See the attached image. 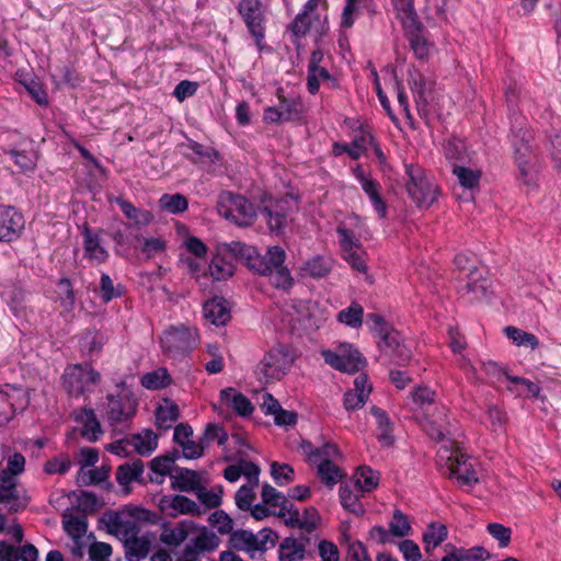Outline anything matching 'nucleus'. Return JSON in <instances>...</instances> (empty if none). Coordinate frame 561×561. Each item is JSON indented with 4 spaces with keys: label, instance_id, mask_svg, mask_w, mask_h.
Listing matches in <instances>:
<instances>
[{
    "label": "nucleus",
    "instance_id": "f257e3e1",
    "mask_svg": "<svg viewBox=\"0 0 561 561\" xmlns=\"http://www.w3.org/2000/svg\"><path fill=\"white\" fill-rule=\"evenodd\" d=\"M422 426L432 439L443 442L436 456V462L443 474L455 478L461 486L472 488L477 484L479 478L472 461L451 440L444 439L445 435L449 433L447 410L444 407L435 408V412L431 416H425Z\"/></svg>",
    "mask_w": 561,
    "mask_h": 561
},
{
    "label": "nucleus",
    "instance_id": "f03ea898",
    "mask_svg": "<svg viewBox=\"0 0 561 561\" xmlns=\"http://www.w3.org/2000/svg\"><path fill=\"white\" fill-rule=\"evenodd\" d=\"M300 448L310 466L317 468L320 480L329 488L334 486L344 476L337 461L342 454L336 445L324 443L320 447H314L310 442L302 440Z\"/></svg>",
    "mask_w": 561,
    "mask_h": 561
},
{
    "label": "nucleus",
    "instance_id": "7ed1b4c3",
    "mask_svg": "<svg viewBox=\"0 0 561 561\" xmlns=\"http://www.w3.org/2000/svg\"><path fill=\"white\" fill-rule=\"evenodd\" d=\"M24 469L25 457L20 453H13L7 458V467L0 471V503L10 512H19L28 503L26 491L19 485L16 478Z\"/></svg>",
    "mask_w": 561,
    "mask_h": 561
},
{
    "label": "nucleus",
    "instance_id": "20e7f679",
    "mask_svg": "<svg viewBox=\"0 0 561 561\" xmlns=\"http://www.w3.org/2000/svg\"><path fill=\"white\" fill-rule=\"evenodd\" d=\"M407 191L419 208H430L439 196L435 180L420 165L405 164Z\"/></svg>",
    "mask_w": 561,
    "mask_h": 561
},
{
    "label": "nucleus",
    "instance_id": "39448f33",
    "mask_svg": "<svg viewBox=\"0 0 561 561\" xmlns=\"http://www.w3.org/2000/svg\"><path fill=\"white\" fill-rule=\"evenodd\" d=\"M294 360L293 351L284 344H278L264 354L256 366V376L265 383L279 380L290 370Z\"/></svg>",
    "mask_w": 561,
    "mask_h": 561
},
{
    "label": "nucleus",
    "instance_id": "423d86ee",
    "mask_svg": "<svg viewBox=\"0 0 561 561\" xmlns=\"http://www.w3.org/2000/svg\"><path fill=\"white\" fill-rule=\"evenodd\" d=\"M217 211L231 222L245 227L251 226L257 217V209L253 203L242 195L228 191L219 194Z\"/></svg>",
    "mask_w": 561,
    "mask_h": 561
},
{
    "label": "nucleus",
    "instance_id": "0eeeda50",
    "mask_svg": "<svg viewBox=\"0 0 561 561\" xmlns=\"http://www.w3.org/2000/svg\"><path fill=\"white\" fill-rule=\"evenodd\" d=\"M531 138L530 133L525 131L520 137L516 135L513 141L517 178L524 185L530 187L536 185L540 170L538 158L530 145Z\"/></svg>",
    "mask_w": 561,
    "mask_h": 561
},
{
    "label": "nucleus",
    "instance_id": "6e6552de",
    "mask_svg": "<svg viewBox=\"0 0 561 561\" xmlns=\"http://www.w3.org/2000/svg\"><path fill=\"white\" fill-rule=\"evenodd\" d=\"M100 380V373L87 363L67 366L61 376L64 389L72 397L91 393Z\"/></svg>",
    "mask_w": 561,
    "mask_h": 561
},
{
    "label": "nucleus",
    "instance_id": "1a4fd4ad",
    "mask_svg": "<svg viewBox=\"0 0 561 561\" xmlns=\"http://www.w3.org/2000/svg\"><path fill=\"white\" fill-rule=\"evenodd\" d=\"M234 250L241 251V257L245 260L247 265L260 275L267 276L275 266L284 263L286 253L278 245L268 247L265 254H260L255 248L242 242L234 243Z\"/></svg>",
    "mask_w": 561,
    "mask_h": 561
},
{
    "label": "nucleus",
    "instance_id": "9d476101",
    "mask_svg": "<svg viewBox=\"0 0 561 561\" xmlns=\"http://www.w3.org/2000/svg\"><path fill=\"white\" fill-rule=\"evenodd\" d=\"M163 353L171 358L188 354L198 344V333L195 328L171 327L160 339Z\"/></svg>",
    "mask_w": 561,
    "mask_h": 561
},
{
    "label": "nucleus",
    "instance_id": "9b49d317",
    "mask_svg": "<svg viewBox=\"0 0 561 561\" xmlns=\"http://www.w3.org/2000/svg\"><path fill=\"white\" fill-rule=\"evenodd\" d=\"M321 356L331 368L346 374H355L366 364L358 350L350 343H340L333 348L322 350Z\"/></svg>",
    "mask_w": 561,
    "mask_h": 561
},
{
    "label": "nucleus",
    "instance_id": "f8f14e48",
    "mask_svg": "<svg viewBox=\"0 0 561 561\" xmlns=\"http://www.w3.org/2000/svg\"><path fill=\"white\" fill-rule=\"evenodd\" d=\"M237 10L249 33L254 38L257 50L262 51L265 47L266 18L261 0H240Z\"/></svg>",
    "mask_w": 561,
    "mask_h": 561
},
{
    "label": "nucleus",
    "instance_id": "ddd939ff",
    "mask_svg": "<svg viewBox=\"0 0 561 561\" xmlns=\"http://www.w3.org/2000/svg\"><path fill=\"white\" fill-rule=\"evenodd\" d=\"M28 404L30 398L21 387L9 383L0 386V427L25 411Z\"/></svg>",
    "mask_w": 561,
    "mask_h": 561
},
{
    "label": "nucleus",
    "instance_id": "4468645a",
    "mask_svg": "<svg viewBox=\"0 0 561 561\" xmlns=\"http://www.w3.org/2000/svg\"><path fill=\"white\" fill-rule=\"evenodd\" d=\"M262 214L271 231L280 232L288 222L289 214L297 207V201L289 195L280 198L263 201Z\"/></svg>",
    "mask_w": 561,
    "mask_h": 561
},
{
    "label": "nucleus",
    "instance_id": "2eb2a0df",
    "mask_svg": "<svg viewBox=\"0 0 561 561\" xmlns=\"http://www.w3.org/2000/svg\"><path fill=\"white\" fill-rule=\"evenodd\" d=\"M221 243L217 247V252L209 264V274L215 280H226L234 274V261L241 257V251L234 250V243Z\"/></svg>",
    "mask_w": 561,
    "mask_h": 561
},
{
    "label": "nucleus",
    "instance_id": "dca6fc26",
    "mask_svg": "<svg viewBox=\"0 0 561 561\" xmlns=\"http://www.w3.org/2000/svg\"><path fill=\"white\" fill-rule=\"evenodd\" d=\"M158 507L162 514L170 517L179 515L199 516L205 513V510H202L195 501L179 494L162 495L158 500Z\"/></svg>",
    "mask_w": 561,
    "mask_h": 561
},
{
    "label": "nucleus",
    "instance_id": "f3484780",
    "mask_svg": "<svg viewBox=\"0 0 561 561\" xmlns=\"http://www.w3.org/2000/svg\"><path fill=\"white\" fill-rule=\"evenodd\" d=\"M353 174L356 181L360 184L362 190L369 198L375 211L378 214L380 218H385L387 215L388 207L380 194V183L376 179H374L369 173L365 172V170L359 164H357L353 169Z\"/></svg>",
    "mask_w": 561,
    "mask_h": 561
},
{
    "label": "nucleus",
    "instance_id": "a211bd4d",
    "mask_svg": "<svg viewBox=\"0 0 561 561\" xmlns=\"http://www.w3.org/2000/svg\"><path fill=\"white\" fill-rule=\"evenodd\" d=\"M23 215L13 206L0 205V241L18 240L24 230Z\"/></svg>",
    "mask_w": 561,
    "mask_h": 561
},
{
    "label": "nucleus",
    "instance_id": "6ab92c4d",
    "mask_svg": "<svg viewBox=\"0 0 561 561\" xmlns=\"http://www.w3.org/2000/svg\"><path fill=\"white\" fill-rule=\"evenodd\" d=\"M485 271L479 267H472L466 274V284L461 287L462 296H467L469 301H480L489 299L491 295V280L484 276Z\"/></svg>",
    "mask_w": 561,
    "mask_h": 561
},
{
    "label": "nucleus",
    "instance_id": "aec40b11",
    "mask_svg": "<svg viewBox=\"0 0 561 561\" xmlns=\"http://www.w3.org/2000/svg\"><path fill=\"white\" fill-rule=\"evenodd\" d=\"M106 399L105 413L112 425L125 422L136 413L137 402L130 396L108 394Z\"/></svg>",
    "mask_w": 561,
    "mask_h": 561
},
{
    "label": "nucleus",
    "instance_id": "412c9836",
    "mask_svg": "<svg viewBox=\"0 0 561 561\" xmlns=\"http://www.w3.org/2000/svg\"><path fill=\"white\" fill-rule=\"evenodd\" d=\"M197 525L188 519L181 520L179 523H163L161 525V533L159 540L169 547L181 546L188 536L195 534Z\"/></svg>",
    "mask_w": 561,
    "mask_h": 561
},
{
    "label": "nucleus",
    "instance_id": "4be33fe9",
    "mask_svg": "<svg viewBox=\"0 0 561 561\" xmlns=\"http://www.w3.org/2000/svg\"><path fill=\"white\" fill-rule=\"evenodd\" d=\"M378 346L398 365L405 364L412 357L411 350L401 343L400 333L392 329L380 336Z\"/></svg>",
    "mask_w": 561,
    "mask_h": 561
},
{
    "label": "nucleus",
    "instance_id": "5701e85b",
    "mask_svg": "<svg viewBox=\"0 0 561 561\" xmlns=\"http://www.w3.org/2000/svg\"><path fill=\"white\" fill-rule=\"evenodd\" d=\"M114 527L116 533H125V556L128 561H140L149 553L148 540L137 537L133 529H129L127 525L115 520Z\"/></svg>",
    "mask_w": 561,
    "mask_h": 561
},
{
    "label": "nucleus",
    "instance_id": "b1692460",
    "mask_svg": "<svg viewBox=\"0 0 561 561\" xmlns=\"http://www.w3.org/2000/svg\"><path fill=\"white\" fill-rule=\"evenodd\" d=\"M371 392V385L366 375H358L354 379V389L344 394V408L354 411L364 407Z\"/></svg>",
    "mask_w": 561,
    "mask_h": 561
},
{
    "label": "nucleus",
    "instance_id": "393cba45",
    "mask_svg": "<svg viewBox=\"0 0 561 561\" xmlns=\"http://www.w3.org/2000/svg\"><path fill=\"white\" fill-rule=\"evenodd\" d=\"M285 523L291 527H297L307 533L314 530L319 524L320 516L314 507L306 508L299 512L290 504L286 514Z\"/></svg>",
    "mask_w": 561,
    "mask_h": 561
},
{
    "label": "nucleus",
    "instance_id": "a878e982",
    "mask_svg": "<svg viewBox=\"0 0 561 561\" xmlns=\"http://www.w3.org/2000/svg\"><path fill=\"white\" fill-rule=\"evenodd\" d=\"M408 82L415 95L417 106H425L427 104V96L433 90L435 83L434 80L420 72L417 69L412 68L409 71Z\"/></svg>",
    "mask_w": 561,
    "mask_h": 561
},
{
    "label": "nucleus",
    "instance_id": "bb28decb",
    "mask_svg": "<svg viewBox=\"0 0 561 561\" xmlns=\"http://www.w3.org/2000/svg\"><path fill=\"white\" fill-rule=\"evenodd\" d=\"M196 531V536L191 539V541L185 546V549H191L193 553H196L202 558L203 554L213 552L218 548L219 538L217 535L205 527L202 529L197 528Z\"/></svg>",
    "mask_w": 561,
    "mask_h": 561
},
{
    "label": "nucleus",
    "instance_id": "cd10ccee",
    "mask_svg": "<svg viewBox=\"0 0 561 561\" xmlns=\"http://www.w3.org/2000/svg\"><path fill=\"white\" fill-rule=\"evenodd\" d=\"M204 317L215 325H225L230 320L228 302L222 297H214L204 305Z\"/></svg>",
    "mask_w": 561,
    "mask_h": 561
},
{
    "label": "nucleus",
    "instance_id": "c85d7f7f",
    "mask_svg": "<svg viewBox=\"0 0 561 561\" xmlns=\"http://www.w3.org/2000/svg\"><path fill=\"white\" fill-rule=\"evenodd\" d=\"M220 400L240 416H248L253 412L251 401L234 388L222 389L220 391Z\"/></svg>",
    "mask_w": 561,
    "mask_h": 561
},
{
    "label": "nucleus",
    "instance_id": "c756f323",
    "mask_svg": "<svg viewBox=\"0 0 561 561\" xmlns=\"http://www.w3.org/2000/svg\"><path fill=\"white\" fill-rule=\"evenodd\" d=\"M81 427V436L89 442H96L102 434L101 424L92 409H82L76 416Z\"/></svg>",
    "mask_w": 561,
    "mask_h": 561
},
{
    "label": "nucleus",
    "instance_id": "7c9ffc66",
    "mask_svg": "<svg viewBox=\"0 0 561 561\" xmlns=\"http://www.w3.org/2000/svg\"><path fill=\"white\" fill-rule=\"evenodd\" d=\"M370 412L376 419V437L378 442L385 447L391 446L394 442V438L392 435L393 425L389 416L382 409L378 407H373Z\"/></svg>",
    "mask_w": 561,
    "mask_h": 561
},
{
    "label": "nucleus",
    "instance_id": "2f4dec72",
    "mask_svg": "<svg viewBox=\"0 0 561 561\" xmlns=\"http://www.w3.org/2000/svg\"><path fill=\"white\" fill-rule=\"evenodd\" d=\"M321 84L334 89L337 87L336 79L329 72L327 66L307 69V89L311 94H317Z\"/></svg>",
    "mask_w": 561,
    "mask_h": 561
},
{
    "label": "nucleus",
    "instance_id": "473e14b6",
    "mask_svg": "<svg viewBox=\"0 0 561 561\" xmlns=\"http://www.w3.org/2000/svg\"><path fill=\"white\" fill-rule=\"evenodd\" d=\"M380 474L368 466H359L354 476V488L362 494L374 491L379 484Z\"/></svg>",
    "mask_w": 561,
    "mask_h": 561
},
{
    "label": "nucleus",
    "instance_id": "72a5a7b5",
    "mask_svg": "<svg viewBox=\"0 0 561 561\" xmlns=\"http://www.w3.org/2000/svg\"><path fill=\"white\" fill-rule=\"evenodd\" d=\"M116 204L119 206L122 213L129 219L136 227H147L153 221V214L150 210L135 207L130 202L116 198Z\"/></svg>",
    "mask_w": 561,
    "mask_h": 561
},
{
    "label": "nucleus",
    "instance_id": "f704fd0d",
    "mask_svg": "<svg viewBox=\"0 0 561 561\" xmlns=\"http://www.w3.org/2000/svg\"><path fill=\"white\" fill-rule=\"evenodd\" d=\"M342 506L350 513L362 516L365 513L364 505L359 499L364 495L354 488V484H342L339 490Z\"/></svg>",
    "mask_w": 561,
    "mask_h": 561
},
{
    "label": "nucleus",
    "instance_id": "c9c22d12",
    "mask_svg": "<svg viewBox=\"0 0 561 561\" xmlns=\"http://www.w3.org/2000/svg\"><path fill=\"white\" fill-rule=\"evenodd\" d=\"M201 485L199 474L194 470L180 469L171 476V486L174 490L195 493Z\"/></svg>",
    "mask_w": 561,
    "mask_h": 561
},
{
    "label": "nucleus",
    "instance_id": "e433bc0d",
    "mask_svg": "<svg viewBox=\"0 0 561 561\" xmlns=\"http://www.w3.org/2000/svg\"><path fill=\"white\" fill-rule=\"evenodd\" d=\"M332 267L333 260L330 256L314 255L304 263L301 272L312 278H322L330 274Z\"/></svg>",
    "mask_w": 561,
    "mask_h": 561
},
{
    "label": "nucleus",
    "instance_id": "4c0bfd02",
    "mask_svg": "<svg viewBox=\"0 0 561 561\" xmlns=\"http://www.w3.org/2000/svg\"><path fill=\"white\" fill-rule=\"evenodd\" d=\"M83 237L84 256L89 259L93 264L104 263L108 257V252L101 244L99 236L87 229Z\"/></svg>",
    "mask_w": 561,
    "mask_h": 561
},
{
    "label": "nucleus",
    "instance_id": "58836bf2",
    "mask_svg": "<svg viewBox=\"0 0 561 561\" xmlns=\"http://www.w3.org/2000/svg\"><path fill=\"white\" fill-rule=\"evenodd\" d=\"M174 458L169 456L156 457L150 461L149 480L156 484H162L167 477L173 476Z\"/></svg>",
    "mask_w": 561,
    "mask_h": 561
},
{
    "label": "nucleus",
    "instance_id": "ea45409f",
    "mask_svg": "<svg viewBox=\"0 0 561 561\" xmlns=\"http://www.w3.org/2000/svg\"><path fill=\"white\" fill-rule=\"evenodd\" d=\"M180 416L179 407L171 400L164 399L156 410V424L161 430H169Z\"/></svg>",
    "mask_w": 561,
    "mask_h": 561
},
{
    "label": "nucleus",
    "instance_id": "a19ab883",
    "mask_svg": "<svg viewBox=\"0 0 561 561\" xmlns=\"http://www.w3.org/2000/svg\"><path fill=\"white\" fill-rule=\"evenodd\" d=\"M131 447L142 456L150 455L158 446V436L151 430H144L130 437Z\"/></svg>",
    "mask_w": 561,
    "mask_h": 561
},
{
    "label": "nucleus",
    "instance_id": "79ce46f5",
    "mask_svg": "<svg viewBox=\"0 0 561 561\" xmlns=\"http://www.w3.org/2000/svg\"><path fill=\"white\" fill-rule=\"evenodd\" d=\"M448 536L447 527L439 523H431L423 533L424 548L427 552L438 547Z\"/></svg>",
    "mask_w": 561,
    "mask_h": 561
},
{
    "label": "nucleus",
    "instance_id": "37998d69",
    "mask_svg": "<svg viewBox=\"0 0 561 561\" xmlns=\"http://www.w3.org/2000/svg\"><path fill=\"white\" fill-rule=\"evenodd\" d=\"M262 501L265 505H268L273 508H279L278 515L282 517H286L289 505L285 495L278 492L274 486L270 484H264L262 486Z\"/></svg>",
    "mask_w": 561,
    "mask_h": 561
},
{
    "label": "nucleus",
    "instance_id": "c03bdc74",
    "mask_svg": "<svg viewBox=\"0 0 561 561\" xmlns=\"http://www.w3.org/2000/svg\"><path fill=\"white\" fill-rule=\"evenodd\" d=\"M144 473V463L141 460L125 462L117 468L116 481L119 485H128L133 481H140Z\"/></svg>",
    "mask_w": 561,
    "mask_h": 561
},
{
    "label": "nucleus",
    "instance_id": "a18cd8bd",
    "mask_svg": "<svg viewBox=\"0 0 561 561\" xmlns=\"http://www.w3.org/2000/svg\"><path fill=\"white\" fill-rule=\"evenodd\" d=\"M407 28H410L409 42L415 57L419 59L427 58L432 46L421 34V24L419 21L416 20V24L414 26H408Z\"/></svg>",
    "mask_w": 561,
    "mask_h": 561
},
{
    "label": "nucleus",
    "instance_id": "49530a36",
    "mask_svg": "<svg viewBox=\"0 0 561 561\" xmlns=\"http://www.w3.org/2000/svg\"><path fill=\"white\" fill-rule=\"evenodd\" d=\"M106 337L99 331H88L80 340V348L83 354L89 357L96 356L101 353Z\"/></svg>",
    "mask_w": 561,
    "mask_h": 561
},
{
    "label": "nucleus",
    "instance_id": "de8ad7c7",
    "mask_svg": "<svg viewBox=\"0 0 561 561\" xmlns=\"http://www.w3.org/2000/svg\"><path fill=\"white\" fill-rule=\"evenodd\" d=\"M506 378L513 385L508 386L507 390L519 397L536 398L540 392V387L529 379L511 375H506Z\"/></svg>",
    "mask_w": 561,
    "mask_h": 561
},
{
    "label": "nucleus",
    "instance_id": "09e8293b",
    "mask_svg": "<svg viewBox=\"0 0 561 561\" xmlns=\"http://www.w3.org/2000/svg\"><path fill=\"white\" fill-rule=\"evenodd\" d=\"M305 558V546L293 538H286L279 546V561H301Z\"/></svg>",
    "mask_w": 561,
    "mask_h": 561
},
{
    "label": "nucleus",
    "instance_id": "8fccbe9b",
    "mask_svg": "<svg viewBox=\"0 0 561 561\" xmlns=\"http://www.w3.org/2000/svg\"><path fill=\"white\" fill-rule=\"evenodd\" d=\"M141 386L149 390L165 388L171 383V376L168 370L160 367L156 370L146 373L140 379Z\"/></svg>",
    "mask_w": 561,
    "mask_h": 561
},
{
    "label": "nucleus",
    "instance_id": "3c124183",
    "mask_svg": "<svg viewBox=\"0 0 561 561\" xmlns=\"http://www.w3.org/2000/svg\"><path fill=\"white\" fill-rule=\"evenodd\" d=\"M391 2L397 11V16L404 27L416 24L417 14L414 8V0H391Z\"/></svg>",
    "mask_w": 561,
    "mask_h": 561
},
{
    "label": "nucleus",
    "instance_id": "603ef678",
    "mask_svg": "<svg viewBox=\"0 0 561 561\" xmlns=\"http://www.w3.org/2000/svg\"><path fill=\"white\" fill-rule=\"evenodd\" d=\"M364 309L357 302H352L347 308L337 313V320L353 329H358L363 324Z\"/></svg>",
    "mask_w": 561,
    "mask_h": 561
},
{
    "label": "nucleus",
    "instance_id": "864d4df0",
    "mask_svg": "<svg viewBox=\"0 0 561 561\" xmlns=\"http://www.w3.org/2000/svg\"><path fill=\"white\" fill-rule=\"evenodd\" d=\"M230 543L232 548L240 551L250 553L257 551V540L255 539V535L248 530H238L232 533L230 537Z\"/></svg>",
    "mask_w": 561,
    "mask_h": 561
},
{
    "label": "nucleus",
    "instance_id": "5fc2aeb1",
    "mask_svg": "<svg viewBox=\"0 0 561 561\" xmlns=\"http://www.w3.org/2000/svg\"><path fill=\"white\" fill-rule=\"evenodd\" d=\"M159 206L162 210L170 214L184 213L188 207V202L182 194H163L159 199Z\"/></svg>",
    "mask_w": 561,
    "mask_h": 561
},
{
    "label": "nucleus",
    "instance_id": "6e6d98bb",
    "mask_svg": "<svg viewBox=\"0 0 561 561\" xmlns=\"http://www.w3.org/2000/svg\"><path fill=\"white\" fill-rule=\"evenodd\" d=\"M504 332L506 334V336L513 341V343L517 346H525V347H529L531 350H535L538 344H539V341L537 339V336L533 333H528L524 330H520L518 328H515V327H506L504 329Z\"/></svg>",
    "mask_w": 561,
    "mask_h": 561
},
{
    "label": "nucleus",
    "instance_id": "4d7b16f0",
    "mask_svg": "<svg viewBox=\"0 0 561 561\" xmlns=\"http://www.w3.org/2000/svg\"><path fill=\"white\" fill-rule=\"evenodd\" d=\"M64 527L71 538H83L87 534L88 522L83 515H70L65 518Z\"/></svg>",
    "mask_w": 561,
    "mask_h": 561
},
{
    "label": "nucleus",
    "instance_id": "13d9d810",
    "mask_svg": "<svg viewBox=\"0 0 561 561\" xmlns=\"http://www.w3.org/2000/svg\"><path fill=\"white\" fill-rule=\"evenodd\" d=\"M108 478V470L104 467L83 469L80 468L78 473V482L81 485H92L105 481Z\"/></svg>",
    "mask_w": 561,
    "mask_h": 561
},
{
    "label": "nucleus",
    "instance_id": "bf43d9fd",
    "mask_svg": "<svg viewBox=\"0 0 561 561\" xmlns=\"http://www.w3.org/2000/svg\"><path fill=\"white\" fill-rule=\"evenodd\" d=\"M267 276L270 277L271 284L276 288L287 290L293 286V277L284 263H279V266H275Z\"/></svg>",
    "mask_w": 561,
    "mask_h": 561
},
{
    "label": "nucleus",
    "instance_id": "052dcab7",
    "mask_svg": "<svg viewBox=\"0 0 561 561\" xmlns=\"http://www.w3.org/2000/svg\"><path fill=\"white\" fill-rule=\"evenodd\" d=\"M57 294L58 300L60 301V306L65 310L71 311L75 306V293L72 289V285L68 278H60L58 280Z\"/></svg>",
    "mask_w": 561,
    "mask_h": 561
},
{
    "label": "nucleus",
    "instance_id": "680f3d73",
    "mask_svg": "<svg viewBox=\"0 0 561 561\" xmlns=\"http://www.w3.org/2000/svg\"><path fill=\"white\" fill-rule=\"evenodd\" d=\"M278 106L285 122L293 121L301 115L302 104L299 99H286L280 96Z\"/></svg>",
    "mask_w": 561,
    "mask_h": 561
},
{
    "label": "nucleus",
    "instance_id": "e2e57ef3",
    "mask_svg": "<svg viewBox=\"0 0 561 561\" xmlns=\"http://www.w3.org/2000/svg\"><path fill=\"white\" fill-rule=\"evenodd\" d=\"M389 529L394 537H405L411 533L412 527L407 515L400 510H396L389 523Z\"/></svg>",
    "mask_w": 561,
    "mask_h": 561
},
{
    "label": "nucleus",
    "instance_id": "0e129e2a",
    "mask_svg": "<svg viewBox=\"0 0 561 561\" xmlns=\"http://www.w3.org/2000/svg\"><path fill=\"white\" fill-rule=\"evenodd\" d=\"M369 144H373V136L370 133L360 130L353 138L350 145V157L354 160L358 159L368 148Z\"/></svg>",
    "mask_w": 561,
    "mask_h": 561
},
{
    "label": "nucleus",
    "instance_id": "69168bd1",
    "mask_svg": "<svg viewBox=\"0 0 561 561\" xmlns=\"http://www.w3.org/2000/svg\"><path fill=\"white\" fill-rule=\"evenodd\" d=\"M336 233L339 236L342 252L362 247L358 237L352 229L347 228L345 224L337 226Z\"/></svg>",
    "mask_w": 561,
    "mask_h": 561
},
{
    "label": "nucleus",
    "instance_id": "338daca9",
    "mask_svg": "<svg viewBox=\"0 0 561 561\" xmlns=\"http://www.w3.org/2000/svg\"><path fill=\"white\" fill-rule=\"evenodd\" d=\"M343 259L358 273H367L366 253L360 248L342 252Z\"/></svg>",
    "mask_w": 561,
    "mask_h": 561
},
{
    "label": "nucleus",
    "instance_id": "774afa93",
    "mask_svg": "<svg viewBox=\"0 0 561 561\" xmlns=\"http://www.w3.org/2000/svg\"><path fill=\"white\" fill-rule=\"evenodd\" d=\"M458 561H485L489 558V552L480 546L469 549L454 547Z\"/></svg>",
    "mask_w": 561,
    "mask_h": 561
}]
</instances>
